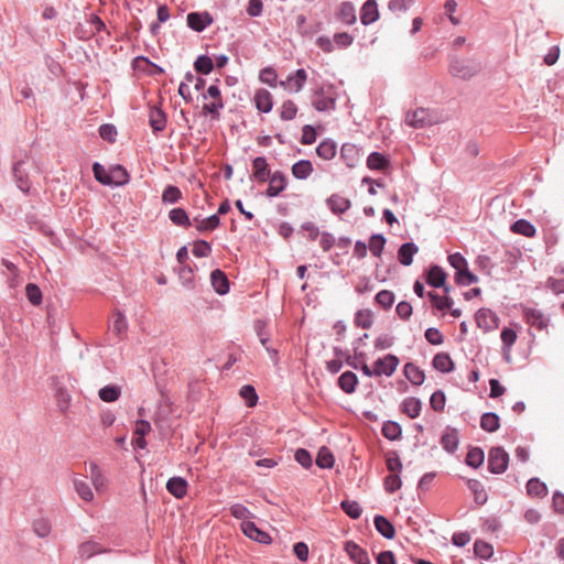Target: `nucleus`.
I'll use <instances>...</instances> for the list:
<instances>
[{
  "label": "nucleus",
  "mask_w": 564,
  "mask_h": 564,
  "mask_svg": "<svg viewBox=\"0 0 564 564\" xmlns=\"http://www.w3.org/2000/svg\"><path fill=\"white\" fill-rule=\"evenodd\" d=\"M74 488L77 495L85 501H91L94 498L93 490L86 480L75 478Z\"/></svg>",
  "instance_id": "nucleus-56"
},
{
  "label": "nucleus",
  "mask_w": 564,
  "mask_h": 564,
  "mask_svg": "<svg viewBox=\"0 0 564 564\" xmlns=\"http://www.w3.org/2000/svg\"><path fill=\"white\" fill-rule=\"evenodd\" d=\"M210 283L214 291L219 295H225L230 290V282L226 273L220 269H215L210 273Z\"/></svg>",
  "instance_id": "nucleus-15"
},
{
  "label": "nucleus",
  "mask_w": 564,
  "mask_h": 564,
  "mask_svg": "<svg viewBox=\"0 0 564 564\" xmlns=\"http://www.w3.org/2000/svg\"><path fill=\"white\" fill-rule=\"evenodd\" d=\"M484 460H485L484 449L478 446H470L467 452L466 458H465L466 465L474 469H477L484 464Z\"/></svg>",
  "instance_id": "nucleus-34"
},
{
  "label": "nucleus",
  "mask_w": 564,
  "mask_h": 564,
  "mask_svg": "<svg viewBox=\"0 0 564 564\" xmlns=\"http://www.w3.org/2000/svg\"><path fill=\"white\" fill-rule=\"evenodd\" d=\"M354 322L357 327L369 329L373 324L372 312L370 310H358Z\"/></svg>",
  "instance_id": "nucleus-51"
},
{
  "label": "nucleus",
  "mask_w": 564,
  "mask_h": 564,
  "mask_svg": "<svg viewBox=\"0 0 564 564\" xmlns=\"http://www.w3.org/2000/svg\"><path fill=\"white\" fill-rule=\"evenodd\" d=\"M140 63H144L147 64L148 66L151 67V69L148 72L149 75L151 76H160V75H163L165 73L164 68L161 67L160 65L151 62L147 56H143V55H139L137 57L133 58L132 61V67L133 69H141L140 67Z\"/></svg>",
  "instance_id": "nucleus-48"
},
{
  "label": "nucleus",
  "mask_w": 564,
  "mask_h": 564,
  "mask_svg": "<svg viewBox=\"0 0 564 564\" xmlns=\"http://www.w3.org/2000/svg\"><path fill=\"white\" fill-rule=\"evenodd\" d=\"M511 231L518 235H522L528 238H532L536 234L535 227L527 219H518L516 220L511 227Z\"/></svg>",
  "instance_id": "nucleus-38"
},
{
  "label": "nucleus",
  "mask_w": 564,
  "mask_h": 564,
  "mask_svg": "<svg viewBox=\"0 0 564 564\" xmlns=\"http://www.w3.org/2000/svg\"><path fill=\"white\" fill-rule=\"evenodd\" d=\"M427 296H429L431 303L433 304V306L442 312L449 310L454 303L452 297H449V296L441 297L437 293L432 292V291L427 293Z\"/></svg>",
  "instance_id": "nucleus-53"
},
{
  "label": "nucleus",
  "mask_w": 564,
  "mask_h": 564,
  "mask_svg": "<svg viewBox=\"0 0 564 564\" xmlns=\"http://www.w3.org/2000/svg\"><path fill=\"white\" fill-rule=\"evenodd\" d=\"M527 492L531 497L543 498L547 495V486L539 478H531L527 482Z\"/></svg>",
  "instance_id": "nucleus-40"
},
{
  "label": "nucleus",
  "mask_w": 564,
  "mask_h": 564,
  "mask_svg": "<svg viewBox=\"0 0 564 564\" xmlns=\"http://www.w3.org/2000/svg\"><path fill=\"white\" fill-rule=\"evenodd\" d=\"M400 364L399 358L393 354H388L383 358H378L373 362V369H371L366 361H361L359 369L367 377H379L384 375L391 377L397 370Z\"/></svg>",
  "instance_id": "nucleus-2"
},
{
  "label": "nucleus",
  "mask_w": 564,
  "mask_h": 564,
  "mask_svg": "<svg viewBox=\"0 0 564 564\" xmlns=\"http://www.w3.org/2000/svg\"><path fill=\"white\" fill-rule=\"evenodd\" d=\"M239 395L245 400L249 408H252L258 403V393L251 384L242 386L239 390Z\"/></svg>",
  "instance_id": "nucleus-57"
},
{
  "label": "nucleus",
  "mask_w": 564,
  "mask_h": 564,
  "mask_svg": "<svg viewBox=\"0 0 564 564\" xmlns=\"http://www.w3.org/2000/svg\"><path fill=\"white\" fill-rule=\"evenodd\" d=\"M315 462L319 468L329 469L334 466L335 458H334L332 451L328 447L322 446L318 449Z\"/></svg>",
  "instance_id": "nucleus-43"
},
{
  "label": "nucleus",
  "mask_w": 564,
  "mask_h": 564,
  "mask_svg": "<svg viewBox=\"0 0 564 564\" xmlns=\"http://www.w3.org/2000/svg\"><path fill=\"white\" fill-rule=\"evenodd\" d=\"M509 466V454L501 446L491 447L488 453V470L494 475L503 474Z\"/></svg>",
  "instance_id": "nucleus-4"
},
{
  "label": "nucleus",
  "mask_w": 564,
  "mask_h": 564,
  "mask_svg": "<svg viewBox=\"0 0 564 564\" xmlns=\"http://www.w3.org/2000/svg\"><path fill=\"white\" fill-rule=\"evenodd\" d=\"M105 552L102 546L94 541H86L79 545L78 554L82 558H90L96 554Z\"/></svg>",
  "instance_id": "nucleus-47"
},
{
  "label": "nucleus",
  "mask_w": 564,
  "mask_h": 564,
  "mask_svg": "<svg viewBox=\"0 0 564 564\" xmlns=\"http://www.w3.org/2000/svg\"><path fill=\"white\" fill-rule=\"evenodd\" d=\"M91 170L94 173V177L98 183L109 186V184L111 183L109 177V171H107L101 163L94 162Z\"/></svg>",
  "instance_id": "nucleus-61"
},
{
  "label": "nucleus",
  "mask_w": 564,
  "mask_h": 564,
  "mask_svg": "<svg viewBox=\"0 0 564 564\" xmlns=\"http://www.w3.org/2000/svg\"><path fill=\"white\" fill-rule=\"evenodd\" d=\"M166 121V113L161 108L156 106L150 108L149 124L154 134H158L165 129Z\"/></svg>",
  "instance_id": "nucleus-17"
},
{
  "label": "nucleus",
  "mask_w": 564,
  "mask_h": 564,
  "mask_svg": "<svg viewBox=\"0 0 564 564\" xmlns=\"http://www.w3.org/2000/svg\"><path fill=\"white\" fill-rule=\"evenodd\" d=\"M181 198L182 192L175 185H167L162 193L163 204H176Z\"/></svg>",
  "instance_id": "nucleus-59"
},
{
  "label": "nucleus",
  "mask_w": 564,
  "mask_h": 564,
  "mask_svg": "<svg viewBox=\"0 0 564 564\" xmlns=\"http://www.w3.org/2000/svg\"><path fill=\"white\" fill-rule=\"evenodd\" d=\"M402 486L401 475L389 474L383 479V487L388 494H394Z\"/></svg>",
  "instance_id": "nucleus-63"
},
{
  "label": "nucleus",
  "mask_w": 564,
  "mask_h": 564,
  "mask_svg": "<svg viewBox=\"0 0 564 564\" xmlns=\"http://www.w3.org/2000/svg\"><path fill=\"white\" fill-rule=\"evenodd\" d=\"M381 432L389 441H397L401 438L402 427L398 422L389 420L383 423Z\"/></svg>",
  "instance_id": "nucleus-46"
},
{
  "label": "nucleus",
  "mask_w": 564,
  "mask_h": 564,
  "mask_svg": "<svg viewBox=\"0 0 564 564\" xmlns=\"http://www.w3.org/2000/svg\"><path fill=\"white\" fill-rule=\"evenodd\" d=\"M240 527L243 534L253 541H257L261 544H270L272 541L269 533L259 529L252 521H243L241 522Z\"/></svg>",
  "instance_id": "nucleus-10"
},
{
  "label": "nucleus",
  "mask_w": 564,
  "mask_h": 564,
  "mask_svg": "<svg viewBox=\"0 0 564 564\" xmlns=\"http://www.w3.org/2000/svg\"><path fill=\"white\" fill-rule=\"evenodd\" d=\"M480 427L489 433H494L500 427V417L495 412H486L480 417Z\"/></svg>",
  "instance_id": "nucleus-39"
},
{
  "label": "nucleus",
  "mask_w": 564,
  "mask_h": 564,
  "mask_svg": "<svg viewBox=\"0 0 564 564\" xmlns=\"http://www.w3.org/2000/svg\"><path fill=\"white\" fill-rule=\"evenodd\" d=\"M187 488V480L180 476L171 477L166 482V490L177 499H182L186 496Z\"/></svg>",
  "instance_id": "nucleus-21"
},
{
  "label": "nucleus",
  "mask_w": 564,
  "mask_h": 564,
  "mask_svg": "<svg viewBox=\"0 0 564 564\" xmlns=\"http://www.w3.org/2000/svg\"><path fill=\"white\" fill-rule=\"evenodd\" d=\"M419 252V247L410 241L402 243L398 249V260L404 265L409 267L413 262V257Z\"/></svg>",
  "instance_id": "nucleus-25"
},
{
  "label": "nucleus",
  "mask_w": 564,
  "mask_h": 564,
  "mask_svg": "<svg viewBox=\"0 0 564 564\" xmlns=\"http://www.w3.org/2000/svg\"><path fill=\"white\" fill-rule=\"evenodd\" d=\"M466 484L468 489L474 495V501L478 506L485 505L488 500V495L487 491L485 490L484 485L477 479H467Z\"/></svg>",
  "instance_id": "nucleus-31"
},
{
  "label": "nucleus",
  "mask_w": 564,
  "mask_h": 564,
  "mask_svg": "<svg viewBox=\"0 0 564 564\" xmlns=\"http://www.w3.org/2000/svg\"><path fill=\"white\" fill-rule=\"evenodd\" d=\"M288 186V177L281 171H275L269 181L264 195L269 198L279 196Z\"/></svg>",
  "instance_id": "nucleus-9"
},
{
  "label": "nucleus",
  "mask_w": 564,
  "mask_h": 564,
  "mask_svg": "<svg viewBox=\"0 0 564 564\" xmlns=\"http://www.w3.org/2000/svg\"><path fill=\"white\" fill-rule=\"evenodd\" d=\"M390 166V160L380 152H371L367 158V167L373 171H386Z\"/></svg>",
  "instance_id": "nucleus-30"
},
{
  "label": "nucleus",
  "mask_w": 564,
  "mask_h": 564,
  "mask_svg": "<svg viewBox=\"0 0 564 564\" xmlns=\"http://www.w3.org/2000/svg\"><path fill=\"white\" fill-rule=\"evenodd\" d=\"M110 187H120L129 183L130 174L127 169L120 164L112 165L109 169Z\"/></svg>",
  "instance_id": "nucleus-22"
},
{
  "label": "nucleus",
  "mask_w": 564,
  "mask_h": 564,
  "mask_svg": "<svg viewBox=\"0 0 564 564\" xmlns=\"http://www.w3.org/2000/svg\"><path fill=\"white\" fill-rule=\"evenodd\" d=\"M373 524L378 533H380L384 539L391 540L395 536V528L387 517L376 514L373 518Z\"/></svg>",
  "instance_id": "nucleus-24"
},
{
  "label": "nucleus",
  "mask_w": 564,
  "mask_h": 564,
  "mask_svg": "<svg viewBox=\"0 0 564 564\" xmlns=\"http://www.w3.org/2000/svg\"><path fill=\"white\" fill-rule=\"evenodd\" d=\"M25 294L29 302L33 305H40L42 303V291L35 283H28L25 286Z\"/></svg>",
  "instance_id": "nucleus-64"
},
{
  "label": "nucleus",
  "mask_w": 564,
  "mask_h": 564,
  "mask_svg": "<svg viewBox=\"0 0 564 564\" xmlns=\"http://www.w3.org/2000/svg\"><path fill=\"white\" fill-rule=\"evenodd\" d=\"M375 302L383 310H389L394 303V294L389 290H382L376 294Z\"/></svg>",
  "instance_id": "nucleus-62"
},
{
  "label": "nucleus",
  "mask_w": 564,
  "mask_h": 564,
  "mask_svg": "<svg viewBox=\"0 0 564 564\" xmlns=\"http://www.w3.org/2000/svg\"><path fill=\"white\" fill-rule=\"evenodd\" d=\"M481 69L479 62L475 59H453L449 64V72L453 76L462 79H469Z\"/></svg>",
  "instance_id": "nucleus-3"
},
{
  "label": "nucleus",
  "mask_w": 564,
  "mask_h": 564,
  "mask_svg": "<svg viewBox=\"0 0 564 564\" xmlns=\"http://www.w3.org/2000/svg\"><path fill=\"white\" fill-rule=\"evenodd\" d=\"M24 164L25 163L23 160L17 161L12 167V175H13V178H14L18 187L23 193H29L30 192V181H29L28 172L24 169Z\"/></svg>",
  "instance_id": "nucleus-16"
},
{
  "label": "nucleus",
  "mask_w": 564,
  "mask_h": 564,
  "mask_svg": "<svg viewBox=\"0 0 564 564\" xmlns=\"http://www.w3.org/2000/svg\"><path fill=\"white\" fill-rule=\"evenodd\" d=\"M432 365L434 369L442 373H449L455 369V364L447 352H437L432 360Z\"/></svg>",
  "instance_id": "nucleus-28"
},
{
  "label": "nucleus",
  "mask_w": 564,
  "mask_h": 564,
  "mask_svg": "<svg viewBox=\"0 0 564 564\" xmlns=\"http://www.w3.org/2000/svg\"><path fill=\"white\" fill-rule=\"evenodd\" d=\"M307 80V73L304 68H299L288 75L285 80L279 82V86L289 93H299L303 89Z\"/></svg>",
  "instance_id": "nucleus-7"
},
{
  "label": "nucleus",
  "mask_w": 564,
  "mask_h": 564,
  "mask_svg": "<svg viewBox=\"0 0 564 564\" xmlns=\"http://www.w3.org/2000/svg\"><path fill=\"white\" fill-rule=\"evenodd\" d=\"M337 152V144L332 139H324L316 148V154L323 160H332Z\"/></svg>",
  "instance_id": "nucleus-36"
},
{
  "label": "nucleus",
  "mask_w": 564,
  "mask_h": 564,
  "mask_svg": "<svg viewBox=\"0 0 564 564\" xmlns=\"http://www.w3.org/2000/svg\"><path fill=\"white\" fill-rule=\"evenodd\" d=\"M194 69L200 75H208L214 69V62L210 56L206 54L199 55L194 62Z\"/></svg>",
  "instance_id": "nucleus-49"
},
{
  "label": "nucleus",
  "mask_w": 564,
  "mask_h": 564,
  "mask_svg": "<svg viewBox=\"0 0 564 564\" xmlns=\"http://www.w3.org/2000/svg\"><path fill=\"white\" fill-rule=\"evenodd\" d=\"M256 332H257V335L259 337L261 345L270 354L271 359L276 364L278 362V350L268 345L269 334L265 332V324L262 321L256 322Z\"/></svg>",
  "instance_id": "nucleus-32"
},
{
  "label": "nucleus",
  "mask_w": 564,
  "mask_h": 564,
  "mask_svg": "<svg viewBox=\"0 0 564 564\" xmlns=\"http://www.w3.org/2000/svg\"><path fill=\"white\" fill-rule=\"evenodd\" d=\"M297 113V106L295 102L291 99L284 100L281 110H280V118L283 121H290L293 120L296 117Z\"/></svg>",
  "instance_id": "nucleus-60"
},
{
  "label": "nucleus",
  "mask_w": 564,
  "mask_h": 564,
  "mask_svg": "<svg viewBox=\"0 0 564 564\" xmlns=\"http://www.w3.org/2000/svg\"><path fill=\"white\" fill-rule=\"evenodd\" d=\"M252 177L259 183L270 181L272 173L264 156H257L252 160Z\"/></svg>",
  "instance_id": "nucleus-14"
},
{
  "label": "nucleus",
  "mask_w": 564,
  "mask_h": 564,
  "mask_svg": "<svg viewBox=\"0 0 564 564\" xmlns=\"http://www.w3.org/2000/svg\"><path fill=\"white\" fill-rule=\"evenodd\" d=\"M404 376L414 386L423 384L425 380V373L417 366L412 362H408L404 366Z\"/></svg>",
  "instance_id": "nucleus-35"
},
{
  "label": "nucleus",
  "mask_w": 564,
  "mask_h": 564,
  "mask_svg": "<svg viewBox=\"0 0 564 564\" xmlns=\"http://www.w3.org/2000/svg\"><path fill=\"white\" fill-rule=\"evenodd\" d=\"M444 451L449 454H454L459 444V433L456 427L446 426L440 441Z\"/></svg>",
  "instance_id": "nucleus-12"
},
{
  "label": "nucleus",
  "mask_w": 564,
  "mask_h": 564,
  "mask_svg": "<svg viewBox=\"0 0 564 564\" xmlns=\"http://www.w3.org/2000/svg\"><path fill=\"white\" fill-rule=\"evenodd\" d=\"M386 237L382 234H373L369 239V250L375 257H380L384 246Z\"/></svg>",
  "instance_id": "nucleus-55"
},
{
  "label": "nucleus",
  "mask_w": 564,
  "mask_h": 564,
  "mask_svg": "<svg viewBox=\"0 0 564 564\" xmlns=\"http://www.w3.org/2000/svg\"><path fill=\"white\" fill-rule=\"evenodd\" d=\"M475 322L485 333L495 330L499 326V317L490 308H479L475 314Z\"/></svg>",
  "instance_id": "nucleus-8"
},
{
  "label": "nucleus",
  "mask_w": 564,
  "mask_h": 564,
  "mask_svg": "<svg viewBox=\"0 0 564 564\" xmlns=\"http://www.w3.org/2000/svg\"><path fill=\"white\" fill-rule=\"evenodd\" d=\"M437 121L436 115L426 108H417L405 116V122L415 129L433 126Z\"/></svg>",
  "instance_id": "nucleus-5"
},
{
  "label": "nucleus",
  "mask_w": 564,
  "mask_h": 564,
  "mask_svg": "<svg viewBox=\"0 0 564 564\" xmlns=\"http://www.w3.org/2000/svg\"><path fill=\"white\" fill-rule=\"evenodd\" d=\"M474 553L481 560H488L494 554V547L482 540H476L474 543Z\"/></svg>",
  "instance_id": "nucleus-58"
},
{
  "label": "nucleus",
  "mask_w": 564,
  "mask_h": 564,
  "mask_svg": "<svg viewBox=\"0 0 564 564\" xmlns=\"http://www.w3.org/2000/svg\"><path fill=\"white\" fill-rule=\"evenodd\" d=\"M455 283L460 286H467L478 282V276L474 274L469 269L468 264H466L458 272H455L454 275Z\"/></svg>",
  "instance_id": "nucleus-41"
},
{
  "label": "nucleus",
  "mask_w": 564,
  "mask_h": 564,
  "mask_svg": "<svg viewBox=\"0 0 564 564\" xmlns=\"http://www.w3.org/2000/svg\"><path fill=\"white\" fill-rule=\"evenodd\" d=\"M98 395L104 402H115L121 395V388L117 384H107L99 389Z\"/></svg>",
  "instance_id": "nucleus-44"
},
{
  "label": "nucleus",
  "mask_w": 564,
  "mask_h": 564,
  "mask_svg": "<svg viewBox=\"0 0 564 564\" xmlns=\"http://www.w3.org/2000/svg\"><path fill=\"white\" fill-rule=\"evenodd\" d=\"M422 410V402L414 397L405 398L401 403L402 413L406 414L410 419H415L420 415Z\"/></svg>",
  "instance_id": "nucleus-33"
},
{
  "label": "nucleus",
  "mask_w": 564,
  "mask_h": 564,
  "mask_svg": "<svg viewBox=\"0 0 564 564\" xmlns=\"http://www.w3.org/2000/svg\"><path fill=\"white\" fill-rule=\"evenodd\" d=\"M386 466L389 474L401 475L403 465L397 451H390L386 455Z\"/></svg>",
  "instance_id": "nucleus-50"
},
{
  "label": "nucleus",
  "mask_w": 564,
  "mask_h": 564,
  "mask_svg": "<svg viewBox=\"0 0 564 564\" xmlns=\"http://www.w3.org/2000/svg\"><path fill=\"white\" fill-rule=\"evenodd\" d=\"M337 100L336 88L333 84H322L313 90L312 106L318 112L335 110Z\"/></svg>",
  "instance_id": "nucleus-1"
},
{
  "label": "nucleus",
  "mask_w": 564,
  "mask_h": 564,
  "mask_svg": "<svg viewBox=\"0 0 564 564\" xmlns=\"http://www.w3.org/2000/svg\"><path fill=\"white\" fill-rule=\"evenodd\" d=\"M292 174L297 180H306L313 172V165L310 160H300L291 167Z\"/></svg>",
  "instance_id": "nucleus-37"
},
{
  "label": "nucleus",
  "mask_w": 564,
  "mask_h": 564,
  "mask_svg": "<svg viewBox=\"0 0 564 564\" xmlns=\"http://www.w3.org/2000/svg\"><path fill=\"white\" fill-rule=\"evenodd\" d=\"M340 508L349 518L354 520H357L361 517L362 508L357 501L347 499L343 500L340 502Z\"/></svg>",
  "instance_id": "nucleus-52"
},
{
  "label": "nucleus",
  "mask_w": 564,
  "mask_h": 564,
  "mask_svg": "<svg viewBox=\"0 0 564 564\" xmlns=\"http://www.w3.org/2000/svg\"><path fill=\"white\" fill-rule=\"evenodd\" d=\"M345 551L356 564H371L367 551L354 541L345 543Z\"/></svg>",
  "instance_id": "nucleus-20"
},
{
  "label": "nucleus",
  "mask_w": 564,
  "mask_h": 564,
  "mask_svg": "<svg viewBox=\"0 0 564 564\" xmlns=\"http://www.w3.org/2000/svg\"><path fill=\"white\" fill-rule=\"evenodd\" d=\"M194 221L197 223L196 229L199 232L213 231L220 226V218L215 214L204 219L195 217Z\"/></svg>",
  "instance_id": "nucleus-42"
},
{
  "label": "nucleus",
  "mask_w": 564,
  "mask_h": 564,
  "mask_svg": "<svg viewBox=\"0 0 564 564\" xmlns=\"http://www.w3.org/2000/svg\"><path fill=\"white\" fill-rule=\"evenodd\" d=\"M170 220L180 227L188 228L191 227L189 217L184 208L176 207L169 212Z\"/></svg>",
  "instance_id": "nucleus-45"
},
{
  "label": "nucleus",
  "mask_w": 564,
  "mask_h": 564,
  "mask_svg": "<svg viewBox=\"0 0 564 564\" xmlns=\"http://www.w3.org/2000/svg\"><path fill=\"white\" fill-rule=\"evenodd\" d=\"M360 156V149L352 143H344L340 149V159L352 169L357 165Z\"/></svg>",
  "instance_id": "nucleus-23"
},
{
  "label": "nucleus",
  "mask_w": 564,
  "mask_h": 564,
  "mask_svg": "<svg viewBox=\"0 0 564 564\" xmlns=\"http://www.w3.org/2000/svg\"><path fill=\"white\" fill-rule=\"evenodd\" d=\"M256 108L263 113H269L273 107L272 95L269 90L261 88L254 95Z\"/></svg>",
  "instance_id": "nucleus-26"
},
{
  "label": "nucleus",
  "mask_w": 564,
  "mask_h": 564,
  "mask_svg": "<svg viewBox=\"0 0 564 564\" xmlns=\"http://www.w3.org/2000/svg\"><path fill=\"white\" fill-rule=\"evenodd\" d=\"M337 384L345 393L351 394L356 391L358 377L355 372L347 370L339 376Z\"/></svg>",
  "instance_id": "nucleus-29"
},
{
  "label": "nucleus",
  "mask_w": 564,
  "mask_h": 564,
  "mask_svg": "<svg viewBox=\"0 0 564 564\" xmlns=\"http://www.w3.org/2000/svg\"><path fill=\"white\" fill-rule=\"evenodd\" d=\"M523 314L525 322L532 327H535L539 330L547 328L550 318L544 316L540 310L527 307L524 308Z\"/></svg>",
  "instance_id": "nucleus-13"
},
{
  "label": "nucleus",
  "mask_w": 564,
  "mask_h": 564,
  "mask_svg": "<svg viewBox=\"0 0 564 564\" xmlns=\"http://www.w3.org/2000/svg\"><path fill=\"white\" fill-rule=\"evenodd\" d=\"M424 278L426 283L435 289H440L444 286V283L447 279V273L445 270L438 264H431L424 272Z\"/></svg>",
  "instance_id": "nucleus-11"
},
{
  "label": "nucleus",
  "mask_w": 564,
  "mask_h": 564,
  "mask_svg": "<svg viewBox=\"0 0 564 564\" xmlns=\"http://www.w3.org/2000/svg\"><path fill=\"white\" fill-rule=\"evenodd\" d=\"M326 204L328 208L332 210V213L336 215L345 214L351 206V203L348 198L343 197L338 194L330 195L327 198Z\"/></svg>",
  "instance_id": "nucleus-27"
},
{
  "label": "nucleus",
  "mask_w": 564,
  "mask_h": 564,
  "mask_svg": "<svg viewBox=\"0 0 564 564\" xmlns=\"http://www.w3.org/2000/svg\"><path fill=\"white\" fill-rule=\"evenodd\" d=\"M379 19V10L376 0H367L360 10V22L364 25L375 23Z\"/></svg>",
  "instance_id": "nucleus-19"
},
{
  "label": "nucleus",
  "mask_w": 564,
  "mask_h": 564,
  "mask_svg": "<svg viewBox=\"0 0 564 564\" xmlns=\"http://www.w3.org/2000/svg\"><path fill=\"white\" fill-rule=\"evenodd\" d=\"M187 26L195 32H203L214 23V18L208 11H193L186 15Z\"/></svg>",
  "instance_id": "nucleus-6"
},
{
  "label": "nucleus",
  "mask_w": 564,
  "mask_h": 564,
  "mask_svg": "<svg viewBox=\"0 0 564 564\" xmlns=\"http://www.w3.org/2000/svg\"><path fill=\"white\" fill-rule=\"evenodd\" d=\"M178 279L184 288L188 290H193L195 288L194 271L188 264H184L180 268Z\"/></svg>",
  "instance_id": "nucleus-54"
},
{
  "label": "nucleus",
  "mask_w": 564,
  "mask_h": 564,
  "mask_svg": "<svg viewBox=\"0 0 564 564\" xmlns=\"http://www.w3.org/2000/svg\"><path fill=\"white\" fill-rule=\"evenodd\" d=\"M335 15L338 21L346 25H352L357 21L356 9L350 1L341 2Z\"/></svg>",
  "instance_id": "nucleus-18"
}]
</instances>
